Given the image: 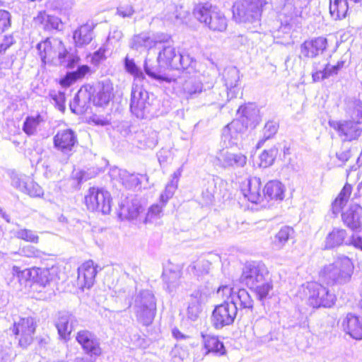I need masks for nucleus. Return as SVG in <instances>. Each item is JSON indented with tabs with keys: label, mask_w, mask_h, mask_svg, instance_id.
<instances>
[{
	"label": "nucleus",
	"mask_w": 362,
	"mask_h": 362,
	"mask_svg": "<svg viewBox=\"0 0 362 362\" xmlns=\"http://www.w3.org/2000/svg\"><path fill=\"white\" fill-rule=\"evenodd\" d=\"M183 56L173 46L164 47L157 57L158 68L156 70L146 69V74L158 81L170 83L175 78L170 74V71L185 69Z\"/></svg>",
	"instance_id": "f257e3e1"
},
{
	"label": "nucleus",
	"mask_w": 362,
	"mask_h": 362,
	"mask_svg": "<svg viewBox=\"0 0 362 362\" xmlns=\"http://www.w3.org/2000/svg\"><path fill=\"white\" fill-rule=\"evenodd\" d=\"M113 87L112 85L103 84L101 88L95 91L93 86L83 85L75 95L70 107L73 112H77L78 107H83L87 103L92 101L95 106L107 105L112 97Z\"/></svg>",
	"instance_id": "f03ea898"
},
{
	"label": "nucleus",
	"mask_w": 362,
	"mask_h": 362,
	"mask_svg": "<svg viewBox=\"0 0 362 362\" xmlns=\"http://www.w3.org/2000/svg\"><path fill=\"white\" fill-rule=\"evenodd\" d=\"M354 269L352 260L348 257H338L332 263L325 265L319 276L332 284L349 281Z\"/></svg>",
	"instance_id": "7ed1b4c3"
},
{
	"label": "nucleus",
	"mask_w": 362,
	"mask_h": 362,
	"mask_svg": "<svg viewBox=\"0 0 362 362\" xmlns=\"http://www.w3.org/2000/svg\"><path fill=\"white\" fill-rule=\"evenodd\" d=\"M301 291L309 305L314 308H330L335 303V295L317 281H310L303 284Z\"/></svg>",
	"instance_id": "20e7f679"
},
{
	"label": "nucleus",
	"mask_w": 362,
	"mask_h": 362,
	"mask_svg": "<svg viewBox=\"0 0 362 362\" xmlns=\"http://www.w3.org/2000/svg\"><path fill=\"white\" fill-rule=\"evenodd\" d=\"M84 204L89 211L107 215L112 211V198L107 189L91 187L84 197Z\"/></svg>",
	"instance_id": "39448f33"
},
{
	"label": "nucleus",
	"mask_w": 362,
	"mask_h": 362,
	"mask_svg": "<svg viewBox=\"0 0 362 362\" xmlns=\"http://www.w3.org/2000/svg\"><path fill=\"white\" fill-rule=\"evenodd\" d=\"M12 272L21 284H29L30 286H45L52 279L49 269L47 268L33 267L22 269L18 266H13Z\"/></svg>",
	"instance_id": "423d86ee"
},
{
	"label": "nucleus",
	"mask_w": 362,
	"mask_h": 362,
	"mask_svg": "<svg viewBox=\"0 0 362 362\" xmlns=\"http://www.w3.org/2000/svg\"><path fill=\"white\" fill-rule=\"evenodd\" d=\"M37 323L33 317L28 316L20 317L14 321L9 328L18 345L25 349L30 346L35 339Z\"/></svg>",
	"instance_id": "0eeeda50"
},
{
	"label": "nucleus",
	"mask_w": 362,
	"mask_h": 362,
	"mask_svg": "<svg viewBox=\"0 0 362 362\" xmlns=\"http://www.w3.org/2000/svg\"><path fill=\"white\" fill-rule=\"evenodd\" d=\"M269 275L268 268L264 263L253 261L244 264L240 281L250 288L267 279Z\"/></svg>",
	"instance_id": "6e6552de"
},
{
	"label": "nucleus",
	"mask_w": 362,
	"mask_h": 362,
	"mask_svg": "<svg viewBox=\"0 0 362 362\" xmlns=\"http://www.w3.org/2000/svg\"><path fill=\"white\" fill-rule=\"evenodd\" d=\"M329 125L344 141L357 140L362 134V126L352 117L339 121H329Z\"/></svg>",
	"instance_id": "1a4fd4ad"
},
{
	"label": "nucleus",
	"mask_w": 362,
	"mask_h": 362,
	"mask_svg": "<svg viewBox=\"0 0 362 362\" xmlns=\"http://www.w3.org/2000/svg\"><path fill=\"white\" fill-rule=\"evenodd\" d=\"M78 145V136L71 128L59 129L53 136L54 148L64 154H72Z\"/></svg>",
	"instance_id": "9d476101"
},
{
	"label": "nucleus",
	"mask_w": 362,
	"mask_h": 362,
	"mask_svg": "<svg viewBox=\"0 0 362 362\" xmlns=\"http://www.w3.org/2000/svg\"><path fill=\"white\" fill-rule=\"evenodd\" d=\"M76 341L90 357L96 358L103 354V349L95 334L88 329H81L76 334Z\"/></svg>",
	"instance_id": "9b49d317"
},
{
	"label": "nucleus",
	"mask_w": 362,
	"mask_h": 362,
	"mask_svg": "<svg viewBox=\"0 0 362 362\" xmlns=\"http://www.w3.org/2000/svg\"><path fill=\"white\" fill-rule=\"evenodd\" d=\"M98 264L93 259L83 262L77 269V285L81 289L90 288L95 281Z\"/></svg>",
	"instance_id": "f8f14e48"
},
{
	"label": "nucleus",
	"mask_w": 362,
	"mask_h": 362,
	"mask_svg": "<svg viewBox=\"0 0 362 362\" xmlns=\"http://www.w3.org/2000/svg\"><path fill=\"white\" fill-rule=\"evenodd\" d=\"M328 47L327 39L318 36L305 40L300 47V57L313 59L322 55Z\"/></svg>",
	"instance_id": "ddd939ff"
},
{
	"label": "nucleus",
	"mask_w": 362,
	"mask_h": 362,
	"mask_svg": "<svg viewBox=\"0 0 362 362\" xmlns=\"http://www.w3.org/2000/svg\"><path fill=\"white\" fill-rule=\"evenodd\" d=\"M237 307L229 303L216 305L212 313V320L215 328H222L231 325L236 317Z\"/></svg>",
	"instance_id": "4468645a"
},
{
	"label": "nucleus",
	"mask_w": 362,
	"mask_h": 362,
	"mask_svg": "<svg viewBox=\"0 0 362 362\" xmlns=\"http://www.w3.org/2000/svg\"><path fill=\"white\" fill-rule=\"evenodd\" d=\"M96 26V23L90 21L79 25L73 32L75 47H83L89 45L95 37L94 30Z\"/></svg>",
	"instance_id": "2eb2a0df"
},
{
	"label": "nucleus",
	"mask_w": 362,
	"mask_h": 362,
	"mask_svg": "<svg viewBox=\"0 0 362 362\" xmlns=\"http://www.w3.org/2000/svg\"><path fill=\"white\" fill-rule=\"evenodd\" d=\"M291 153V148L289 146H284V148L280 152L275 146L265 149L259 156V166L260 168H267L272 166L276 160H286Z\"/></svg>",
	"instance_id": "dca6fc26"
},
{
	"label": "nucleus",
	"mask_w": 362,
	"mask_h": 362,
	"mask_svg": "<svg viewBox=\"0 0 362 362\" xmlns=\"http://www.w3.org/2000/svg\"><path fill=\"white\" fill-rule=\"evenodd\" d=\"M343 331L356 340L362 339V317L348 313L341 322Z\"/></svg>",
	"instance_id": "f3484780"
},
{
	"label": "nucleus",
	"mask_w": 362,
	"mask_h": 362,
	"mask_svg": "<svg viewBox=\"0 0 362 362\" xmlns=\"http://www.w3.org/2000/svg\"><path fill=\"white\" fill-rule=\"evenodd\" d=\"M142 213L141 206L132 199L123 201L119 208L118 216L122 221L136 223Z\"/></svg>",
	"instance_id": "a211bd4d"
},
{
	"label": "nucleus",
	"mask_w": 362,
	"mask_h": 362,
	"mask_svg": "<svg viewBox=\"0 0 362 362\" xmlns=\"http://www.w3.org/2000/svg\"><path fill=\"white\" fill-rule=\"evenodd\" d=\"M34 21L45 30H59L62 21L59 16L49 14L46 11H40L34 18Z\"/></svg>",
	"instance_id": "6ab92c4d"
},
{
	"label": "nucleus",
	"mask_w": 362,
	"mask_h": 362,
	"mask_svg": "<svg viewBox=\"0 0 362 362\" xmlns=\"http://www.w3.org/2000/svg\"><path fill=\"white\" fill-rule=\"evenodd\" d=\"M362 208L358 204H354L341 214L344 223L351 230H356L361 227V216Z\"/></svg>",
	"instance_id": "aec40b11"
},
{
	"label": "nucleus",
	"mask_w": 362,
	"mask_h": 362,
	"mask_svg": "<svg viewBox=\"0 0 362 362\" xmlns=\"http://www.w3.org/2000/svg\"><path fill=\"white\" fill-rule=\"evenodd\" d=\"M261 187L260 178L254 177L249 179L247 187L243 189L244 196L252 203H259L262 199Z\"/></svg>",
	"instance_id": "412c9836"
},
{
	"label": "nucleus",
	"mask_w": 362,
	"mask_h": 362,
	"mask_svg": "<svg viewBox=\"0 0 362 362\" xmlns=\"http://www.w3.org/2000/svg\"><path fill=\"white\" fill-rule=\"evenodd\" d=\"M344 64L345 62L344 61H338L335 65H331L329 64H325L322 71L313 72V81L319 82L320 81L337 75L344 68Z\"/></svg>",
	"instance_id": "4be33fe9"
},
{
	"label": "nucleus",
	"mask_w": 362,
	"mask_h": 362,
	"mask_svg": "<svg viewBox=\"0 0 362 362\" xmlns=\"http://www.w3.org/2000/svg\"><path fill=\"white\" fill-rule=\"evenodd\" d=\"M285 190V187L281 182L270 180L264 187V195L271 200H282Z\"/></svg>",
	"instance_id": "5701e85b"
},
{
	"label": "nucleus",
	"mask_w": 362,
	"mask_h": 362,
	"mask_svg": "<svg viewBox=\"0 0 362 362\" xmlns=\"http://www.w3.org/2000/svg\"><path fill=\"white\" fill-rule=\"evenodd\" d=\"M204 347L206 349V354H212L218 356H222L226 354L224 345L218 337L209 335L204 336Z\"/></svg>",
	"instance_id": "b1692460"
},
{
	"label": "nucleus",
	"mask_w": 362,
	"mask_h": 362,
	"mask_svg": "<svg viewBox=\"0 0 362 362\" xmlns=\"http://www.w3.org/2000/svg\"><path fill=\"white\" fill-rule=\"evenodd\" d=\"M215 11L213 6L208 3L198 4L193 10V14L200 23L206 25Z\"/></svg>",
	"instance_id": "393cba45"
},
{
	"label": "nucleus",
	"mask_w": 362,
	"mask_h": 362,
	"mask_svg": "<svg viewBox=\"0 0 362 362\" xmlns=\"http://www.w3.org/2000/svg\"><path fill=\"white\" fill-rule=\"evenodd\" d=\"M352 189L353 187L351 184L347 182L344 184L332 203V209L334 212H339L343 209L351 195Z\"/></svg>",
	"instance_id": "a878e982"
},
{
	"label": "nucleus",
	"mask_w": 362,
	"mask_h": 362,
	"mask_svg": "<svg viewBox=\"0 0 362 362\" xmlns=\"http://www.w3.org/2000/svg\"><path fill=\"white\" fill-rule=\"evenodd\" d=\"M348 11L346 0H330L329 12L335 20L344 18Z\"/></svg>",
	"instance_id": "bb28decb"
},
{
	"label": "nucleus",
	"mask_w": 362,
	"mask_h": 362,
	"mask_svg": "<svg viewBox=\"0 0 362 362\" xmlns=\"http://www.w3.org/2000/svg\"><path fill=\"white\" fill-rule=\"evenodd\" d=\"M346 235L345 230L334 228L326 238L325 248L331 249L341 245L344 243Z\"/></svg>",
	"instance_id": "cd10ccee"
},
{
	"label": "nucleus",
	"mask_w": 362,
	"mask_h": 362,
	"mask_svg": "<svg viewBox=\"0 0 362 362\" xmlns=\"http://www.w3.org/2000/svg\"><path fill=\"white\" fill-rule=\"evenodd\" d=\"M279 124L276 121L269 120L267 122L262 128V137L258 141L257 148H260L265 141L273 138L278 132Z\"/></svg>",
	"instance_id": "c85d7f7f"
},
{
	"label": "nucleus",
	"mask_w": 362,
	"mask_h": 362,
	"mask_svg": "<svg viewBox=\"0 0 362 362\" xmlns=\"http://www.w3.org/2000/svg\"><path fill=\"white\" fill-rule=\"evenodd\" d=\"M235 302L233 305L239 304L241 309L252 310L254 308V300L245 288H240L235 294Z\"/></svg>",
	"instance_id": "c756f323"
},
{
	"label": "nucleus",
	"mask_w": 362,
	"mask_h": 362,
	"mask_svg": "<svg viewBox=\"0 0 362 362\" xmlns=\"http://www.w3.org/2000/svg\"><path fill=\"white\" fill-rule=\"evenodd\" d=\"M37 49L43 64H46L47 60L53 58L56 52L49 37L39 42Z\"/></svg>",
	"instance_id": "7c9ffc66"
},
{
	"label": "nucleus",
	"mask_w": 362,
	"mask_h": 362,
	"mask_svg": "<svg viewBox=\"0 0 362 362\" xmlns=\"http://www.w3.org/2000/svg\"><path fill=\"white\" fill-rule=\"evenodd\" d=\"M259 300H264L270 297V293L273 290V284L267 279L261 283L257 284L254 287L250 288Z\"/></svg>",
	"instance_id": "2f4dec72"
},
{
	"label": "nucleus",
	"mask_w": 362,
	"mask_h": 362,
	"mask_svg": "<svg viewBox=\"0 0 362 362\" xmlns=\"http://www.w3.org/2000/svg\"><path fill=\"white\" fill-rule=\"evenodd\" d=\"M206 26L213 31L223 32L227 28L226 18L221 12L215 11L211 19Z\"/></svg>",
	"instance_id": "473e14b6"
},
{
	"label": "nucleus",
	"mask_w": 362,
	"mask_h": 362,
	"mask_svg": "<svg viewBox=\"0 0 362 362\" xmlns=\"http://www.w3.org/2000/svg\"><path fill=\"white\" fill-rule=\"evenodd\" d=\"M42 121L43 119L40 114L28 116L23 125V132L28 136L33 135Z\"/></svg>",
	"instance_id": "72a5a7b5"
},
{
	"label": "nucleus",
	"mask_w": 362,
	"mask_h": 362,
	"mask_svg": "<svg viewBox=\"0 0 362 362\" xmlns=\"http://www.w3.org/2000/svg\"><path fill=\"white\" fill-rule=\"evenodd\" d=\"M218 298L223 300V303H228L230 301L231 304L235 302V294L236 292L234 291V288L230 285H222L220 286L216 292Z\"/></svg>",
	"instance_id": "f704fd0d"
},
{
	"label": "nucleus",
	"mask_w": 362,
	"mask_h": 362,
	"mask_svg": "<svg viewBox=\"0 0 362 362\" xmlns=\"http://www.w3.org/2000/svg\"><path fill=\"white\" fill-rule=\"evenodd\" d=\"M56 327L61 337L66 339L69 337L71 332V326L68 316L62 315L59 317Z\"/></svg>",
	"instance_id": "c9c22d12"
},
{
	"label": "nucleus",
	"mask_w": 362,
	"mask_h": 362,
	"mask_svg": "<svg viewBox=\"0 0 362 362\" xmlns=\"http://www.w3.org/2000/svg\"><path fill=\"white\" fill-rule=\"evenodd\" d=\"M86 123L94 126H106L110 124L107 114L104 110L95 112L86 119Z\"/></svg>",
	"instance_id": "e433bc0d"
},
{
	"label": "nucleus",
	"mask_w": 362,
	"mask_h": 362,
	"mask_svg": "<svg viewBox=\"0 0 362 362\" xmlns=\"http://www.w3.org/2000/svg\"><path fill=\"white\" fill-rule=\"evenodd\" d=\"M25 192L32 197H40L43 195L42 187L33 180L25 182Z\"/></svg>",
	"instance_id": "4c0bfd02"
},
{
	"label": "nucleus",
	"mask_w": 362,
	"mask_h": 362,
	"mask_svg": "<svg viewBox=\"0 0 362 362\" xmlns=\"http://www.w3.org/2000/svg\"><path fill=\"white\" fill-rule=\"evenodd\" d=\"M181 176V170H178L177 172L174 173L173 175V178L170 183H168L165 188L163 192V194L167 195L170 199H171L174 194L175 190L177 187V183L180 177Z\"/></svg>",
	"instance_id": "58836bf2"
},
{
	"label": "nucleus",
	"mask_w": 362,
	"mask_h": 362,
	"mask_svg": "<svg viewBox=\"0 0 362 362\" xmlns=\"http://www.w3.org/2000/svg\"><path fill=\"white\" fill-rule=\"evenodd\" d=\"M162 211V206H160L157 204L151 205L146 214L144 223H151L153 221H156L157 219L160 218Z\"/></svg>",
	"instance_id": "ea45409f"
},
{
	"label": "nucleus",
	"mask_w": 362,
	"mask_h": 362,
	"mask_svg": "<svg viewBox=\"0 0 362 362\" xmlns=\"http://www.w3.org/2000/svg\"><path fill=\"white\" fill-rule=\"evenodd\" d=\"M17 238L20 240L31 243H37L39 236L33 230L23 228L17 233Z\"/></svg>",
	"instance_id": "a19ab883"
},
{
	"label": "nucleus",
	"mask_w": 362,
	"mask_h": 362,
	"mask_svg": "<svg viewBox=\"0 0 362 362\" xmlns=\"http://www.w3.org/2000/svg\"><path fill=\"white\" fill-rule=\"evenodd\" d=\"M124 66L127 71L135 78L141 79L144 78L142 71L139 69L133 59L126 57L124 59Z\"/></svg>",
	"instance_id": "79ce46f5"
},
{
	"label": "nucleus",
	"mask_w": 362,
	"mask_h": 362,
	"mask_svg": "<svg viewBox=\"0 0 362 362\" xmlns=\"http://www.w3.org/2000/svg\"><path fill=\"white\" fill-rule=\"evenodd\" d=\"M293 230L288 226L281 228L275 235L276 243L279 245H284L291 236Z\"/></svg>",
	"instance_id": "37998d69"
},
{
	"label": "nucleus",
	"mask_w": 362,
	"mask_h": 362,
	"mask_svg": "<svg viewBox=\"0 0 362 362\" xmlns=\"http://www.w3.org/2000/svg\"><path fill=\"white\" fill-rule=\"evenodd\" d=\"M156 305L154 302H151L148 305H142L139 307V315L140 317H149L153 319L156 315Z\"/></svg>",
	"instance_id": "c03bdc74"
},
{
	"label": "nucleus",
	"mask_w": 362,
	"mask_h": 362,
	"mask_svg": "<svg viewBox=\"0 0 362 362\" xmlns=\"http://www.w3.org/2000/svg\"><path fill=\"white\" fill-rule=\"evenodd\" d=\"M51 98L54 101L55 107L60 111L64 112L66 108V95L63 91H54L51 93Z\"/></svg>",
	"instance_id": "a18cd8bd"
},
{
	"label": "nucleus",
	"mask_w": 362,
	"mask_h": 362,
	"mask_svg": "<svg viewBox=\"0 0 362 362\" xmlns=\"http://www.w3.org/2000/svg\"><path fill=\"white\" fill-rule=\"evenodd\" d=\"M247 157L241 153H232L227 157V163L229 165H236L243 167L246 164Z\"/></svg>",
	"instance_id": "49530a36"
},
{
	"label": "nucleus",
	"mask_w": 362,
	"mask_h": 362,
	"mask_svg": "<svg viewBox=\"0 0 362 362\" xmlns=\"http://www.w3.org/2000/svg\"><path fill=\"white\" fill-rule=\"evenodd\" d=\"M146 107V100L142 99L141 95L137 97L134 94L132 95L130 109L132 112L137 114Z\"/></svg>",
	"instance_id": "de8ad7c7"
},
{
	"label": "nucleus",
	"mask_w": 362,
	"mask_h": 362,
	"mask_svg": "<svg viewBox=\"0 0 362 362\" xmlns=\"http://www.w3.org/2000/svg\"><path fill=\"white\" fill-rule=\"evenodd\" d=\"M107 48L105 47H99L95 51L90 57V62L94 66H98L101 62L107 59L106 57Z\"/></svg>",
	"instance_id": "09e8293b"
},
{
	"label": "nucleus",
	"mask_w": 362,
	"mask_h": 362,
	"mask_svg": "<svg viewBox=\"0 0 362 362\" xmlns=\"http://www.w3.org/2000/svg\"><path fill=\"white\" fill-rule=\"evenodd\" d=\"M11 25L10 13L6 10L0 9V34L8 29Z\"/></svg>",
	"instance_id": "8fccbe9b"
},
{
	"label": "nucleus",
	"mask_w": 362,
	"mask_h": 362,
	"mask_svg": "<svg viewBox=\"0 0 362 362\" xmlns=\"http://www.w3.org/2000/svg\"><path fill=\"white\" fill-rule=\"evenodd\" d=\"M13 43V37L11 35L0 34V53L5 52Z\"/></svg>",
	"instance_id": "3c124183"
},
{
	"label": "nucleus",
	"mask_w": 362,
	"mask_h": 362,
	"mask_svg": "<svg viewBox=\"0 0 362 362\" xmlns=\"http://www.w3.org/2000/svg\"><path fill=\"white\" fill-rule=\"evenodd\" d=\"M57 83L62 88H68L70 86H71L74 83H75V81L70 72L68 71L64 76H62L58 80Z\"/></svg>",
	"instance_id": "603ef678"
},
{
	"label": "nucleus",
	"mask_w": 362,
	"mask_h": 362,
	"mask_svg": "<svg viewBox=\"0 0 362 362\" xmlns=\"http://www.w3.org/2000/svg\"><path fill=\"white\" fill-rule=\"evenodd\" d=\"M357 122L362 126V102L357 103L354 108V115L351 116Z\"/></svg>",
	"instance_id": "864d4df0"
},
{
	"label": "nucleus",
	"mask_w": 362,
	"mask_h": 362,
	"mask_svg": "<svg viewBox=\"0 0 362 362\" xmlns=\"http://www.w3.org/2000/svg\"><path fill=\"white\" fill-rule=\"evenodd\" d=\"M76 71H78L82 79L86 78L88 75L92 74L93 72L91 68L87 64L79 65L77 67Z\"/></svg>",
	"instance_id": "5fc2aeb1"
},
{
	"label": "nucleus",
	"mask_w": 362,
	"mask_h": 362,
	"mask_svg": "<svg viewBox=\"0 0 362 362\" xmlns=\"http://www.w3.org/2000/svg\"><path fill=\"white\" fill-rule=\"evenodd\" d=\"M351 244L356 248L362 250V237L359 235H352L351 238Z\"/></svg>",
	"instance_id": "6e6d98bb"
},
{
	"label": "nucleus",
	"mask_w": 362,
	"mask_h": 362,
	"mask_svg": "<svg viewBox=\"0 0 362 362\" xmlns=\"http://www.w3.org/2000/svg\"><path fill=\"white\" fill-rule=\"evenodd\" d=\"M173 336L177 340L185 339L188 338L187 336L184 334L178 328H174L172 331Z\"/></svg>",
	"instance_id": "4d7b16f0"
},
{
	"label": "nucleus",
	"mask_w": 362,
	"mask_h": 362,
	"mask_svg": "<svg viewBox=\"0 0 362 362\" xmlns=\"http://www.w3.org/2000/svg\"><path fill=\"white\" fill-rule=\"evenodd\" d=\"M23 252H25V255L28 257H37L39 256L40 255V251L36 249V248H34V247H32V248H28V251L26 252L25 251V248L23 249Z\"/></svg>",
	"instance_id": "13d9d810"
},
{
	"label": "nucleus",
	"mask_w": 362,
	"mask_h": 362,
	"mask_svg": "<svg viewBox=\"0 0 362 362\" xmlns=\"http://www.w3.org/2000/svg\"><path fill=\"white\" fill-rule=\"evenodd\" d=\"M119 15L123 18L131 16L134 13V10L130 8L127 11V8H122L119 11Z\"/></svg>",
	"instance_id": "bf43d9fd"
},
{
	"label": "nucleus",
	"mask_w": 362,
	"mask_h": 362,
	"mask_svg": "<svg viewBox=\"0 0 362 362\" xmlns=\"http://www.w3.org/2000/svg\"><path fill=\"white\" fill-rule=\"evenodd\" d=\"M169 199L170 198L167 195L163 194V193L160 194L159 197V201L162 204V206H165L168 203Z\"/></svg>",
	"instance_id": "052dcab7"
},
{
	"label": "nucleus",
	"mask_w": 362,
	"mask_h": 362,
	"mask_svg": "<svg viewBox=\"0 0 362 362\" xmlns=\"http://www.w3.org/2000/svg\"><path fill=\"white\" fill-rule=\"evenodd\" d=\"M69 72L71 74L75 83L78 81L82 80V78L81 77V76L79 75V74L78 73L76 69L75 71H69Z\"/></svg>",
	"instance_id": "680f3d73"
},
{
	"label": "nucleus",
	"mask_w": 362,
	"mask_h": 362,
	"mask_svg": "<svg viewBox=\"0 0 362 362\" xmlns=\"http://www.w3.org/2000/svg\"><path fill=\"white\" fill-rule=\"evenodd\" d=\"M79 61H80V58H79L78 57H76L75 58L72 59L69 62V64H68V66H69V68H71V67H73V66H74V65L75 64H77Z\"/></svg>",
	"instance_id": "e2e57ef3"
},
{
	"label": "nucleus",
	"mask_w": 362,
	"mask_h": 362,
	"mask_svg": "<svg viewBox=\"0 0 362 362\" xmlns=\"http://www.w3.org/2000/svg\"><path fill=\"white\" fill-rule=\"evenodd\" d=\"M74 362H89V361L85 357L78 356L75 358Z\"/></svg>",
	"instance_id": "0e129e2a"
},
{
	"label": "nucleus",
	"mask_w": 362,
	"mask_h": 362,
	"mask_svg": "<svg viewBox=\"0 0 362 362\" xmlns=\"http://www.w3.org/2000/svg\"><path fill=\"white\" fill-rule=\"evenodd\" d=\"M278 4H279L282 6H286L290 0H276Z\"/></svg>",
	"instance_id": "69168bd1"
},
{
	"label": "nucleus",
	"mask_w": 362,
	"mask_h": 362,
	"mask_svg": "<svg viewBox=\"0 0 362 362\" xmlns=\"http://www.w3.org/2000/svg\"><path fill=\"white\" fill-rule=\"evenodd\" d=\"M360 308H361V310H362V300H361V302H360Z\"/></svg>",
	"instance_id": "338daca9"
}]
</instances>
